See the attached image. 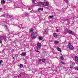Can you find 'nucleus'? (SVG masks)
I'll use <instances>...</instances> for the list:
<instances>
[{
	"instance_id": "1",
	"label": "nucleus",
	"mask_w": 78,
	"mask_h": 78,
	"mask_svg": "<svg viewBox=\"0 0 78 78\" xmlns=\"http://www.w3.org/2000/svg\"><path fill=\"white\" fill-rule=\"evenodd\" d=\"M37 35V33L35 32H34L31 33L30 35V37L32 39H35Z\"/></svg>"
},
{
	"instance_id": "2",
	"label": "nucleus",
	"mask_w": 78,
	"mask_h": 78,
	"mask_svg": "<svg viewBox=\"0 0 78 78\" xmlns=\"http://www.w3.org/2000/svg\"><path fill=\"white\" fill-rule=\"evenodd\" d=\"M38 5H43L44 6H48V2H40L38 3Z\"/></svg>"
},
{
	"instance_id": "3",
	"label": "nucleus",
	"mask_w": 78,
	"mask_h": 78,
	"mask_svg": "<svg viewBox=\"0 0 78 78\" xmlns=\"http://www.w3.org/2000/svg\"><path fill=\"white\" fill-rule=\"evenodd\" d=\"M68 47L70 49V50H72L73 48H74V47L73 46L71 45L70 44V43H69L68 45Z\"/></svg>"
},
{
	"instance_id": "4",
	"label": "nucleus",
	"mask_w": 78,
	"mask_h": 78,
	"mask_svg": "<svg viewBox=\"0 0 78 78\" xmlns=\"http://www.w3.org/2000/svg\"><path fill=\"white\" fill-rule=\"evenodd\" d=\"M41 47V43H37V50H38L39 48H40Z\"/></svg>"
},
{
	"instance_id": "5",
	"label": "nucleus",
	"mask_w": 78,
	"mask_h": 78,
	"mask_svg": "<svg viewBox=\"0 0 78 78\" xmlns=\"http://www.w3.org/2000/svg\"><path fill=\"white\" fill-rule=\"evenodd\" d=\"M6 36H4V37L3 36L0 37V39L1 40H3V39H6Z\"/></svg>"
},
{
	"instance_id": "6",
	"label": "nucleus",
	"mask_w": 78,
	"mask_h": 78,
	"mask_svg": "<svg viewBox=\"0 0 78 78\" xmlns=\"http://www.w3.org/2000/svg\"><path fill=\"white\" fill-rule=\"evenodd\" d=\"M26 53L25 52H23L22 54H20V55H21V56H26Z\"/></svg>"
},
{
	"instance_id": "7",
	"label": "nucleus",
	"mask_w": 78,
	"mask_h": 78,
	"mask_svg": "<svg viewBox=\"0 0 78 78\" xmlns=\"http://www.w3.org/2000/svg\"><path fill=\"white\" fill-rule=\"evenodd\" d=\"M53 35H54V37H55V38H58V36H57V34H56V33H54L53 34Z\"/></svg>"
},
{
	"instance_id": "8",
	"label": "nucleus",
	"mask_w": 78,
	"mask_h": 78,
	"mask_svg": "<svg viewBox=\"0 0 78 78\" xmlns=\"http://www.w3.org/2000/svg\"><path fill=\"white\" fill-rule=\"evenodd\" d=\"M68 33H69V34H73V31L70 30H68Z\"/></svg>"
},
{
	"instance_id": "9",
	"label": "nucleus",
	"mask_w": 78,
	"mask_h": 78,
	"mask_svg": "<svg viewBox=\"0 0 78 78\" xmlns=\"http://www.w3.org/2000/svg\"><path fill=\"white\" fill-rule=\"evenodd\" d=\"M33 28H31L29 30V33H32L34 30Z\"/></svg>"
},
{
	"instance_id": "10",
	"label": "nucleus",
	"mask_w": 78,
	"mask_h": 78,
	"mask_svg": "<svg viewBox=\"0 0 78 78\" xmlns=\"http://www.w3.org/2000/svg\"><path fill=\"white\" fill-rule=\"evenodd\" d=\"M41 61L42 62H46V60L44 59H42Z\"/></svg>"
},
{
	"instance_id": "11",
	"label": "nucleus",
	"mask_w": 78,
	"mask_h": 78,
	"mask_svg": "<svg viewBox=\"0 0 78 78\" xmlns=\"http://www.w3.org/2000/svg\"><path fill=\"white\" fill-rule=\"evenodd\" d=\"M56 49L57 50H58V51H60V52H61V49L59 48H57Z\"/></svg>"
},
{
	"instance_id": "12",
	"label": "nucleus",
	"mask_w": 78,
	"mask_h": 78,
	"mask_svg": "<svg viewBox=\"0 0 78 78\" xmlns=\"http://www.w3.org/2000/svg\"><path fill=\"white\" fill-rule=\"evenodd\" d=\"M5 28H6V30H7V31H9V30H8V27H7V26L6 25H5Z\"/></svg>"
},
{
	"instance_id": "13",
	"label": "nucleus",
	"mask_w": 78,
	"mask_h": 78,
	"mask_svg": "<svg viewBox=\"0 0 78 78\" xmlns=\"http://www.w3.org/2000/svg\"><path fill=\"white\" fill-rule=\"evenodd\" d=\"M59 43V41H55L54 42V43L55 44H58Z\"/></svg>"
},
{
	"instance_id": "14",
	"label": "nucleus",
	"mask_w": 78,
	"mask_h": 78,
	"mask_svg": "<svg viewBox=\"0 0 78 78\" xmlns=\"http://www.w3.org/2000/svg\"><path fill=\"white\" fill-rule=\"evenodd\" d=\"M43 9L44 8H39L38 9V10L40 11V10H41V11H43Z\"/></svg>"
},
{
	"instance_id": "15",
	"label": "nucleus",
	"mask_w": 78,
	"mask_h": 78,
	"mask_svg": "<svg viewBox=\"0 0 78 78\" xmlns=\"http://www.w3.org/2000/svg\"><path fill=\"white\" fill-rule=\"evenodd\" d=\"M1 3H5V1L4 0H2Z\"/></svg>"
},
{
	"instance_id": "16",
	"label": "nucleus",
	"mask_w": 78,
	"mask_h": 78,
	"mask_svg": "<svg viewBox=\"0 0 78 78\" xmlns=\"http://www.w3.org/2000/svg\"><path fill=\"white\" fill-rule=\"evenodd\" d=\"M41 61H42V59H39L38 60V63H39V64H40V63H41Z\"/></svg>"
},
{
	"instance_id": "17",
	"label": "nucleus",
	"mask_w": 78,
	"mask_h": 78,
	"mask_svg": "<svg viewBox=\"0 0 78 78\" xmlns=\"http://www.w3.org/2000/svg\"><path fill=\"white\" fill-rule=\"evenodd\" d=\"M20 66L21 68H22V67H23V64H20Z\"/></svg>"
},
{
	"instance_id": "18",
	"label": "nucleus",
	"mask_w": 78,
	"mask_h": 78,
	"mask_svg": "<svg viewBox=\"0 0 78 78\" xmlns=\"http://www.w3.org/2000/svg\"><path fill=\"white\" fill-rule=\"evenodd\" d=\"M64 0V1L65 2H66V3H68V2H69L68 0Z\"/></svg>"
},
{
	"instance_id": "19",
	"label": "nucleus",
	"mask_w": 78,
	"mask_h": 78,
	"mask_svg": "<svg viewBox=\"0 0 78 78\" xmlns=\"http://www.w3.org/2000/svg\"><path fill=\"white\" fill-rule=\"evenodd\" d=\"M61 59H62V60H63V59H64V57H63V55L61 57Z\"/></svg>"
},
{
	"instance_id": "20",
	"label": "nucleus",
	"mask_w": 78,
	"mask_h": 78,
	"mask_svg": "<svg viewBox=\"0 0 78 78\" xmlns=\"http://www.w3.org/2000/svg\"><path fill=\"white\" fill-rule=\"evenodd\" d=\"M32 1L34 3H35V2H36L35 0H32Z\"/></svg>"
},
{
	"instance_id": "21",
	"label": "nucleus",
	"mask_w": 78,
	"mask_h": 78,
	"mask_svg": "<svg viewBox=\"0 0 78 78\" xmlns=\"http://www.w3.org/2000/svg\"><path fill=\"white\" fill-rule=\"evenodd\" d=\"M75 69L76 70H78V67H76L75 68Z\"/></svg>"
},
{
	"instance_id": "22",
	"label": "nucleus",
	"mask_w": 78,
	"mask_h": 78,
	"mask_svg": "<svg viewBox=\"0 0 78 78\" xmlns=\"http://www.w3.org/2000/svg\"><path fill=\"white\" fill-rule=\"evenodd\" d=\"M50 18H53V16H50Z\"/></svg>"
},
{
	"instance_id": "23",
	"label": "nucleus",
	"mask_w": 78,
	"mask_h": 78,
	"mask_svg": "<svg viewBox=\"0 0 78 78\" xmlns=\"http://www.w3.org/2000/svg\"><path fill=\"white\" fill-rule=\"evenodd\" d=\"M39 40H42V38L41 37H39Z\"/></svg>"
},
{
	"instance_id": "24",
	"label": "nucleus",
	"mask_w": 78,
	"mask_h": 78,
	"mask_svg": "<svg viewBox=\"0 0 78 78\" xmlns=\"http://www.w3.org/2000/svg\"><path fill=\"white\" fill-rule=\"evenodd\" d=\"M61 63H62V64H64V62L62 61L61 62Z\"/></svg>"
},
{
	"instance_id": "25",
	"label": "nucleus",
	"mask_w": 78,
	"mask_h": 78,
	"mask_svg": "<svg viewBox=\"0 0 78 78\" xmlns=\"http://www.w3.org/2000/svg\"><path fill=\"white\" fill-rule=\"evenodd\" d=\"M73 67V66L70 65V68H72Z\"/></svg>"
},
{
	"instance_id": "26",
	"label": "nucleus",
	"mask_w": 78,
	"mask_h": 78,
	"mask_svg": "<svg viewBox=\"0 0 78 78\" xmlns=\"http://www.w3.org/2000/svg\"><path fill=\"white\" fill-rule=\"evenodd\" d=\"M3 62V61L2 60H0V63H2Z\"/></svg>"
},
{
	"instance_id": "27",
	"label": "nucleus",
	"mask_w": 78,
	"mask_h": 78,
	"mask_svg": "<svg viewBox=\"0 0 78 78\" xmlns=\"http://www.w3.org/2000/svg\"><path fill=\"white\" fill-rule=\"evenodd\" d=\"M59 30L58 29H57V31H56L57 32H59Z\"/></svg>"
},
{
	"instance_id": "28",
	"label": "nucleus",
	"mask_w": 78,
	"mask_h": 78,
	"mask_svg": "<svg viewBox=\"0 0 78 78\" xmlns=\"http://www.w3.org/2000/svg\"><path fill=\"white\" fill-rule=\"evenodd\" d=\"M1 39H0V43H1V44H2V41H1V40H0Z\"/></svg>"
},
{
	"instance_id": "29",
	"label": "nucleus",
	"mask_w": 78,
	"mask_h": 78,
	"mask_svg": "<svg viewBox=\"0 0 78 78\" xmlns=\"http://www.w3.org/2000/svg\"><path fill=\"white\" fill-rule=\"evenodd\" d=\"M36 51L37 52H38H38H39V51Z\"/></svg>"
},
{
	"instance_id": "30",
	"label": "nucleus",
	"mask_w": 78,
	"mask_h": 78,
	"mask_svg": "<svg viewBox=\"0 0 78 78\" xmlns=\"http://www.w3.org/2000/svg\"><path fill=\"white\" fill-rule=\"evenodd\" d=\"M28 14L27 13V14H26V16H28Z\"/></svg>"
},
{
	"instance_id": "31",
	"label": "nucleus",
	"mask_w": 78,
	"mask_h": 78,
	"mask_svg": "<svg viewBox=\"0 0 78 78\" xmlns=\"http://www.w3.org/2000/svg\"><path fill=\"white\" fill-rule=\"evenodd\" d=\"M13 59H15L14 57H13Z\"/></svg>"
},
{
	"instance_id": "32",
	"label": "nucleus",
	"mask_w": 78,
	"mask_h": 78,
	"mask_svg": "<svg viewBox=\"0 0 78 78\" xmlns=\"http://www.w3.org/2000/svg\"><path fill=\"white\" fill-rule=\"evenodd\" d=\"M68 23H70V22H69V21H68Z\"/></svg>"
},
{
	"instance_id": "33",
	"label": "nucleus",
	"mask_w": 78,
	"mask_h": 78,
	"mask_svg": "<svg viewBox=\"0 0 78 78\" xmlns=\"http://www.w3.org/2000/svg\"><path fill=\"white\" fill-rule=\"evenodd\" d=\"M9 17H10V18H11V16H10Z\"/></svg>"
},
{
	"instance_id": "34",
	"label": "nucleus",
	"mask_w": 78,
	"mask_h": 78,
	"mask_svg": "<svg viewBox=\"0 0 78 78\" xmlns=\"http://www.w3.org/2000/svg\"><path fill=\"white\" fill-rule=\"evenodd\" d=\"M73 64H75L74 62H73Z\"/></svg>"
},
{
	"instance_id": "35",
	"label": "nucleus",
	"mask_w": 78,
	"mask_h": 78,
	"mask_svg": "<svg viewBox=\"0 0 78 78\" xmlns=\"http://www.w3.org/2000/svg\"><path fill=\"white\" fill-rule=\"evenodd\" d=\"M1 10V8H0V11Z\"/></svg>"
},
{
	"instance_id": "36",
	"label": "nucleus",
	"mask_w": 78,
	"mask_h": 78,
	"mask_svg": "<svg viewBox=\"0 0 78 78\" xmlns=\"http://www.w3.org/2000/svg\"><path fill=\"white\" fill-rule=\"evenodd\" d=\"M0 64H1V63H0Z\"/></svg>"
}]
</instances>
